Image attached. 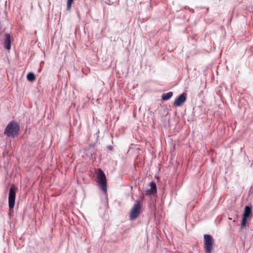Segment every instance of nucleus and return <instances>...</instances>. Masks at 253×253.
Masks as SVG:
<instances>
[{
    "label": "nucleus",
    "instance_id": "f257e3e1",
    "mask_svg": "<svg viewBox=\"0 0 253 253\" xmlns=\"http://www.w3.org/2000/svg\"><path fill=\"white\" fill-rule=\"evenodd\" d=\"M20 132V126L17 122L12 121L9 122L4 129V134L7 137L15 138Z\"/></svg>",
    "mask_w": 253,
    "mask_h": 253
},
{
    "label": "nucleus",
    "instance_id": "f03ea898",
    "mask_svg": "<svg viewBox=\"0 0 253 253\" xmlns=\"http://www.w3.org/2000/svg\"><path fill=\"white\" fill-rule=\"evenodd\" d=\"M96 176L98 183L104 193H107L106 178L103 171L100 169H98L96 172Z\"/></svg>",
    "mask_w": 253,
    "mask_h": 253
},
{
    "label": "nucleus",
    "instance_id": "7ed1b4c3",
    "mask_svg": "<svg viewBox=\"0 0 253 253\" xmlns=\"http://www.w3.org/2000/svg\"><path fill=\"white\" fill-rule=\"evenodd\" d=\"M142 205L139 200L136 201L129 213V218L131 220L136 219L140 214Z\"/></svg>",
    "mask_w": 253,
    "mask_h": 253
},
{
    "label": "nucleus",
    "instance_id": "20e7f679",
    "mask_svg": "<svg viewBox=\"0 0 253 253\" xmlns=\"http://www.w3.org/2000/svg\"><path fill=\"white\" fill-rule=\"evenodd\" d=\"M204 248L207 253H211L213 244L212 237L208 234H206L204 236Z\"/></svg>",
    "mask_w": 253,
    "mask_h": 253
},
{
    "label": "nucleus",
    "instance_id": "39448f33",
    "mask_svg": "<svg viewBox=\"0 0 253 253\" xmlns=\"http://www.w3.org/2000/svg\"><path fill=\"white\" fill-rule=\"evenodd\" d=\"M16 190V188L14 185L11 186L9 190L8 196V206L10 209H13L14 207Z\"/></svg>",
    "mask_w": 253,
    "mask_h": 253
},
{
    "label": "nucleus",
    "instance_id": "423d86ee",
    "mask_svg": "<svg viewBox=\"0 0 253 253\" xmlns=\"http://www.w3.org/2000/svg\"><path fill=\"white\" fill-rule=\"evenodd\" d=\"M252 206L251 205L246 206L244 209L243 216L242 220V228H243L244 227H245L246 226L247 220L248 218L250 217V216L252 214Z\"/></svg>",
    "mask_w": 253,
    "mask_h": 253
},
{
    "label": "nucleus",
    "instance_id": "0eeeda50",
    "mask_svg": "<svg viewBox=\"0 0 253 253\" xmlns=\"http://www.w3.org/2000/svg\"><path fill=\"white\" fill-rule=\"evenodd\" d=\"M12 37L9 33H6L4 35L2 44L3 46L7 49L9 50L11 48V42Z\"/></svg>",
    "mask_w": 253,
    "mask_h": 253
},
{
    "label": "nucleus",
    "instance_id": "6e6552de",
    "mask_svg": "<svg viewBox=\"0 0 253 253\" xmlns=\"http://www.w3.org/2000/svg\"><path fill=\"white\" fill-rule=\"evenodd\" d=\"M186 100V94L183 93L177 97L174 102V105L176 107L181 106Z\"/></svg>",
    "mask_w": 253,
    "mask_h": 253
},
{
    "label": "nucleus",
    "instance_id": "1a4fd4ad",
    "mask_svg": "<svg viewBox=\"0 0 253 253\" xmlns=\"http://www.w3.org/2000/svg\"><path fill=\"white\" fill-rule=\"evenodd\" d=\"M156 192L157 187L156 183L154 181H152L149 184V187L146 191V194L152 195L155 194Z\"/></svg>",
    "mask_w": 253,
    "mask_h": 253
},
{
    "label": "nucleus",
    "instance_id": "9d476101",
    "mask_svg": "<svg viewBox=\"0 0 253 253\" xmlns=\"http://www.w3.org/2000/svg\"><path fill=\"white\" fill-rule=\"evenodd\" d=\"M173 95V93L172 92H169L167 93H164L162 95V99L164 100H168Z\"/></svg>",
    "mask_w": 253,
    "mask_h": 253
},
{
    "label": "nucleus",
    "instance_id": "9b49d317",
    "mask_svg": "<svg viewBox=\"0 0 253 253\" xmlns=\"http://www.w3.org/2000/svg\"><path fill=\"white\" fill-rule=\"evenodd\" d=\"M27 80L30 82H33L35 79V76L33 73L30 72L27 76Z\"/></svg>",
    "mask_w": 253,
    "mask_h": 253
},
{
    "label": "nucleus",
    "instance_id": "f8f14e48",
    "mask_svg": "<svg viewBox=\"0 0 253 253\" xmlns=\"http://www.w3.org/2000/svg\"><path fill=\"white\" fill-rule=\"evenodd\" d=\"M74 0H67V9L68 10H70L71 8L72 3Z\"/></svg>",
    "mask_w": 253,
    "mask_h": 253
}]
</instances>
